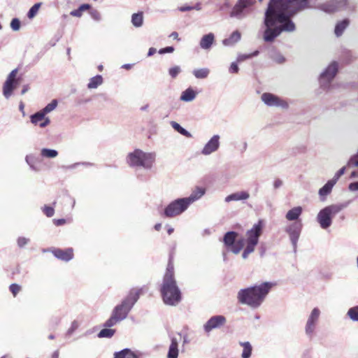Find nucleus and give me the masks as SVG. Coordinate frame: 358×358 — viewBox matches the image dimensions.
Listing matches in <instances>:
<instances>
[{
    "instance_id": "10",
    "label": "nucleus",
    "mask_w": 358,
    "mask_h": 358,
    "mask_svg": "<svg viewBox=\"0 0 358 358\" xmlns=\"http://www.w3.org/2000/svg\"><path fill=\"white\" fill-rule=\"evenodd\" d=\"M264 223L262 220H259L257 223L255 224L252 229L246 233V244L255 248L259 242V238L262 234Z\"/></svg>"
},
{
    "instance_id": "27",
    "label": "nucleus",
    "mask_w": 358,
    "mask_h": 358,
    "mask_svg": "<svg viewBox=\"0 0 358 358\" xmlns=\"http://www.w3.org/2000/svg\"><path fill=\"white\" fill-rule=\"evenodd\" d=\"M241 35L238 31H234L229 38L222 41L224 46H232L241 40Z\"/></svg>"
},
{
    "instance_id": "54",
    "label": "nucleus",
    "mask_w": 358,
    "mask_h": 358,
    "mask_svg": "<svg viewBox=\"0 0 358 358\" xmlns=\"http://www.w3.org/2000/svg\"><path fill=\"white\" fill-rule=\"evenodd\" d=\"M80 165H83L85 166H92L94 164L91 162H78V163H75V164L69 166V169H76V167H78Z\"/></svg>"
},
{
    "instance_id": "29",
    "label": "nucleus",
    "mask_w": 358,
    "mask_h": 358,
    "mask_svg": "<svg viewBox=\"0 0 358 358\" xmlns=\"http://www.w3.org/2000/svg\"><path fill=\"white\" fill-rule=\"evenodd\" d=\"M195 97V92L192 88L189 87L182 92L180 99L182 101L189 102L193 101Z\"/></svg>"
},
{
    "instance_id": "51",
    "label": "nucleus",
    "mask_w": 358,
    "mask_h": 358,
    "mask_svg": "<svg viewBox=\"0 0 358 358\" xmlns=\"http://www.w3.org/2000/svg\"><path fill=\"white\" fill-rule=\"evenodd\" d=\"M21 287L17 284H11L10 285V291L12 292L14 296L17 295V294L20 292Z\"/></svg>"
},
{
    "instance_id": "31",
    "label": "nucleus",
    "mask_w": 358,
    "mask_h": 358,
    "mask_svg": "<svg viewBox=\"0 0 358 358\" xmlns=\"http://www.w3.org/2000/svg\"><path fill=\"white\" fill-rule=\"evenodd\" d=\"M103 83V78L100 75H96V76L90 78V82L87 84V87L89 89H96L99 85Z\"/></svg>"
},
{
    "instance_id": "28",
    "label": "nucleus",
    "mask_w": 358,
    "mask_h": 358,
    "mask_svg": "<svg viewBox=\"0 0 358 358\" xmlns=\"http://www.w3.org/2000/svg\"><path fill=\"white\" fill-rule=\"evenodd\" d=\"M238 236V233L236 231L227 232L223 238V242L226 247L229 248L235 243L236 239Z\"/></svg>"
},
{
    "instance_id": "64",
    "label": "nucleus",
    "mask_w": 358,
    "mask_h": 358,
    "mask_svg": "<svg viewBox=\"0 0 358 358\" xmlns=\"http://www.w3.org/2000/svg\"><path fill=\"white\" fill-rule=\"evenodd\" d=\"M54 222L57 226H60V225L64 224L66 222V220L64 219H58V220H55Z\"/></svg>"
},
{
    "instance_id": "2",
    "label": "nucleus",
    "mask_w": 358,
    "mask_h": 358,
    "mask_svg": "<svg viewBox=\"0 0 358 358\" xmlns=\"http://www.w3.org/2000/svg\"><path fill=\"white\" fill-rule=\"evenodd\" d=\"M273 285V282H264L241 289L237 293L238 302L252 309H257L263 303Z\"/></svg>"
},
{
    "instance_id": "21",
    "label": "nucleus",
    "mask_w": 358,
    "mask_h": 358,
    "mask_svg": "<svg viewBox=\"0 0 358 358\" xmlns=\"http://www.w3.org/2000/svg\"><path fill=\"white\" fill-rule=\"evenodd\" d=\"M303 208L301 206L294 207L289 210H288L285 215V218L288 221H299V219L301 215L302 214Z\"/></svg>"
},
{
    "instance_id": "47",
    "label": "nucleus",
    "mask_w": 358,
    "mask_h": 358,
    "mask_svg": "<svg viewBox=\"0 0 358 358\" xmlns=\"http://www.w3.org/2000/svg\"><path fill=\"white\" fill-rule=\"evenodd\" d=\"M78 328V323L77 321L74 320L72 322L71 327L68 329L66 332V336H71L73 332Z\"/></svg>"
},
{
    "instance_id": "53",
    "label": "nucleus",
    "mask_w": 358,
    "mask_h": 358,
    "mask_svg": "<svg viewBox=\"0 0 358 358\" xmlns=\"http://www.w3.org/2000/svg\"><path fill=\"white\" fill-rule=\"evenodd\" d=\"M17 69H15L14 70H13L8 75L7 79L6 81H17L16 79H15V77H16V75H17Z\"/></svg>"
},
{
    "instance_id": "45",
    "label": "nucleus",
    "mask_w": 358,
    "mask_h": 358,
    "mask_svg": "<svg viewBox=\"0 0 358 358\" xmlns=\"http://www.w3.org/2000/svg\"><path fill=\"white\" fill-rule=\"evenodd\" d=\"M273 60H274L275 62L278 64H282L285 61V58L282 55H281L279 52H275L271 57Z\"/></svg>"
},
{
    "instance_id": "3",
    "label": "nucleus",
    "mask_w": 358,
    "mask_h": 358,
    "mask_svg": "<svg viewBox=\"0 0 358 358\" xmlns=\"http://www.w3.org/2000/svg\"><path fill=\"white\" fill-rule=\"evenodd\" d=\"M160 292L163 301L166 305L176 306L182 299L180 289L174 277L173 263L171 258L163 278Z\"/></svg>"
},
{
    "instance_id": "12",
    "label": "nucleus",
    "mask_w": 358,
    "mask_h": 358,
    "mask_svg": "<svg viewBox=\"0 0 358 358\" xmlns=\"http://www.w3.org/2000/svg\"><path fill=\"white\" fill-rule=\"evenodd\" d=\"M303 224L301 220L294 222L287 225L285 231L288 234L290 241L292 243L294 251H296L297 242L300 237L302 230Z\"/></svg>"
},
{
    "instance_id": "14",
    "label": "nucleus",
    "mask_w": 358,
    "mask_h": 358,
    "mask_svg": "<svg viewBox=\"0 0 358 358\" xmlns=\"http://www.w3.org/2000/svg\"><path fill=\"white\" fill-rule=\"evenodd\" d=\"M262 101L270 107H280L287 108L288 103L275 94L265 92L261 96Z\"/></svg>"
},
{
    "instance_id": "1",
    "label": "nucleus",
    "mask_w": 358,
    "mask_h": 358,
    "mask_svg": "<svg viewBox=\"0 0 358 358\" xmlns=\"http://www.w3.org/2000/svg\"><path fill=\"white\" fill-rule=\"evenodd\" d=\"M311 8L308 0H270L264 16V41L273 43L282 32H294L296 26L291 17Z\"/></svg>"
},
{
    "instance_id": "46",
    "label": "nucleus",
    "mask_w": 358,
    "mask_h": 358,
    "mask_svg": "<svg viewBox=\"0 0 358 358\" xmlns=\"http://www.w3.org/2000/svg\"><path fill=\"white\" fill-rule=\"evenodd\" d=\"M42 210L44 214L48 217H51L54 215L55 210L51 206H45Z\"/></svg>"
},
{
    "instance_id": "16",
    "label": "nucleus",
    "mask_w": 358,
    "mask_h": 358,
    "mask_svg": "<svg viewBox=\"0 0 358 358\" xmlns=\"http://www.w3.org/2000/svg\"><path fill=\"white\" fill-rule=\"evenodd\" d=\"M220 136L216 134L213 136L205 144L201 150V154L203 155H209L216 152L220 147Z\"/></svg>"
},
{
    "instance_id": "8",
    "label": "nucleus",
    "mask_w": 358,
    "mask_h": 358,
    "mask_svg": "<svg viewBox=\"0 0 358 358\" xmlns=\"http://www.w3.org/2000/svg\"><path fill=\"white\" fill-rule=\"evenodd\" d=\"M255 3V0H238L234 6L230 16L238 20L246 17L253 11L252 6Z\"/></svg>"
},
{
    "instance_id": "5",
    "label": "nucleus",
    "mask_w": 358,
    "mask_h": 358,
    "mask_svg": "<svg viewBox=\"0 0 358 358\" xmlns=\"http://www.w3.org/2000/svg\"><path fill=\"white\" fill-rule=\"evenodd\" d=\"M141 292V289H131L127 296L122 301L121 303L115 306L112 314L120 322L125 320L130 310L138 301Z\"/></svg>"
},
{
    "instance_id": "6",
    "label": "nucleus",
    "mask_w": 358,
    "mask_h": 358,
    "mask_svg": "<svg viewBox=\"0 0 358 358\" xmlns=\"http://www.w3.org/2000/svg\"><path fill=\"white\" fill-rule=\"evenodd\" d=\"M345 205L341 203L331 204L321 209L317 215L316 220L322 229H327L331 224L334 217L340 213Z\"/></svg>"
},
{
    "instance_id": "52",
    "label": "nucleus",
    "mask_w": 358,
    "mask_h": 358,
    "mask_svg": "<svg viewBox=\"0 0 358 358\" xmlns=\"http://www.w3.org/2000/svg\"><path fill=\"white\" fill-rule=\"evenodd\" d=\"M174 51V48L173 46H168L164 48H161L158 52L161 55L165 53H171Z\"/></svg>"
},
{
    "instance_id": "23",
    "label": "nucleus",
    "mask_w": 358,
    "mask_h": 358,
    "mask_svg": "<svg viewBox=\"0 0 358 358\" xmlns=\"http://www.w3.org/2000/svg\"><path fill=\"white\" fill-rule=\"evenodd\" d=\"M334 185L335 183L329 180L322 187L319 189L318 194L321 201H324L326 199V196L331 192Z\"/></svg>"
},
{
    "instance_id": "38",
    "label": "nucleus",
    "mask_w": 358,
    "mask_h": 358,
    "mask_svg": "<svg viewBox=\"0 0 358 358\" xmlns=\"http://www.w3.org/2000/svg\"><path fill=\"white\" fill-rule=\"evenodd\" d=\"M347 315L354 322H358V306L350 308Z\"/></svg>"
},
{
    "instance_id": "15",
    "label": "nucleus",
    "mask_w": 358,
    "mask_h": 358,
    "mask_svg": "<svg viewBox=\"0 0 358 358\" xmlns=\"http://www.w3.org/2000/svg\"><path fill=\"white\" fill-rule=\"evenodd\" d=\"M227 322V319L224 315H217L211 317L203 325V329L206 333H210L212 330L220 329Z\"/></svg>"
},
{
    "instance_id": "19",
    "label": "nucleus",
    "mask_w": 358,
    "mask_h": 358,
    "mask_svg": "<svg viewBox=\"0 0 358 358\" xmlns=\"http://www.w3.org/2000/svg\"><path fill=\"white\" fill-rule=\"evenodd\" d=\"M249 197L250 194L248 192L241 191L228 195L225 197L224 201L227 203H229L231 201L247 200Z\"/></svg>"
},
{
    "instance_id": "25",
    "label": "nucleus",
    "mask_w": 358,
    "mask_h": 358,
    "mask_svg": "<svg viewBox=\"0 0 358 358\" xmlns=\"http://www.w3.org/2000/svg\"><path fill=\"white\" fill-rule=\"evenodd\" d=\"M350 24L349 19H344L336 23L334 29V34L337 37H340L343 35L345 30Z\"/></svg>"
},
{
    "instance_id": "17",
    "label": "nucleus",
    "mask_w": 358,
    "mask_h": 358,
    "mask_svg": "<svg viewBox=\"0 0 358 358\" xmlns=\"http://www.w3.org/2000/svg\"><path fill=\"white\" fill-rule=\"evenodd\" d=\"M206 193V189L201 187H196L187 197H184L189 206L200 199Z\"/></svg>"
},
{
    "instance_id": "4",
    "label": "nucleus",
    "mask_w": 358,
    "mask_h": 358,
    "mask_svg": "<svg viewBox=\"0 0 358 358\" xmlns=\"http://www.w3.org/2000/svg\"><path fill=\"white\" fill-rule=\"evenodd\" d=\"M156 154L155 152H145L140 149H136L129 152L127 157V162L130 167L143 168L150 170L152 168L155 162Z\"/></svg>"
},
{
    "instance_id": "36",
    "label": "nucleus",
    "mask_w": 358,
    "mask_h": 358,
    "mask_svg": "<svg viewBox=\"0 0 358 358\" xmlns=\"http://www.w3.org/2000/svg\"><path fill=\"white\" fill-rule=\"evenodd\" d=\"M45 114L41 110L40 111L33 114L30 117L31 122L37 124L39 122L43 120Z\"/></svg>"
},
{
    "instance_id": "60",
    "label": "nucleus",
    "mask_w": 358,
    "mask_h": 358,
    "mask_svg": "<svg viewBox=\"0 0 358 358\" xmlns=\"http://www.w3.org/2000/svg\"><path fill=\"white\" fill-rule=\"evenodd\" d=\"M282 180H281L280 179H275L273 182V187L275 189H278L282 185Z\"/></svg>"
},
{
    "instance_id": "39",
    "label": "nucleus",
    "mask_w": 358,
    "mask_h": 358,
    "mask_svg": "<svg viewBox=\"0 0 358 358\" xmlns=\"http://www.w3.org/2000/svg\"><path fill=\"white\" fill-rule=\"evenodd\" d=\"M57 99H53L50 103H49L45 108H43L41 110L45 115L54 110L57 106Z\"/></svg>"
},
{
    "instance_id": "20",
    "label": "nucleus",
    "mask_w": 358,
    "mask_h": 358,
    "mask_svg": "<svg viewBox=\"0 0 358 358\" xmlns=\"http://www.w3.org/2000/svg\"><path fill=\"white\" fill-rule=\"evenodd\" d=\"M215 41V35L213 33L203 35L200 40L199 45L203 50H208Z\"/></svg>"
},
{
    "instance_id": "22",
    "label": "nucleus",
    "mask_w": 358,
    "mask_h": 358,
    "mask_svg": "<svg viewBox=\"0 0 358 358\" xmlns=\"http://www.w3.org/2000/svg\"><path fill=\"white\" fill-rule=\"evenodd\" d=\"M141 353L125 348L114 354V358H140Z\"/></svg>"
},
{
    "instance_id": "24",
    "label": "nucleus",
    "mask_w": 358,
    "mask_h": 358,
    "mask_svg": "<svg viewBox=\"0 0 358 358\" xmlns=\"http://www.w3.org/2000/svg\"><path fill=\"white\" fill-rule=\"evenodd\" d=\"M171 345L169 348L167 358H178V341L176 338H171Z\"/></svg>"
},
{
    "instance_id": "43",
    "label": "nucleus",
    "mask_w": 358,
    "mask_h": 358,
    "mask_svg": "<svg viewBox=\"0 0 358 358\" xmlns=\"http://www.w3.org/2000/svg\"><path fill=\"white\" fill-rule=\"evenodd\" d=\"M29 238L24 236H20L17 239V244L19 248H22L24 247L26 245H27L29 243Z\"/></svg>"
},
{
    "instance_id": "26",
    "label": "nucleus",
    "mask_w": 358,
    "mask_h": 358,
    "mask_svg": "<svg viewBox=\"0 0 358 358\" xmlns=\"http://www.w3.org/2000/svg\"><path fill=\"white\" fill-rule=\"evenodd\" d=\"M17 81H6L3 87V96L8 99L12 95L13 91L17 87Z\"/></svg>"
},
{
    "instance_id": "42",
    "label": "nucleus",
    "mask_w": 358,
    "mask_h": 358,
    "mask_svg": "<svg viewBox=\"0 0 358 358\" xmlns=\"http://www.w3.org/2000/svg\"><path fill=\"white\" fill-rule=\"evenodd\" d=\"M181 72V69L179 66H175L169 69V74L172 78H176Z\"/></svg>"
},
{
    "instance_id": "61",
    "label": "nucleus",
    "mask_w": 358,
    "mask_h": 358,
    "mask_svg": "<svg viewBox=\"0 0 358 358\" xmlns=\"http://www.w3.org/2000/svg\"><path fill=\"white\" fill-rule=\"evenodd\" d=\"M178 10L181 12L189 11L193 10V7L190 6H183L178 8Z\"/></svg>"
},
{
    "instance_id": "11",
    "label": "nucleus",
    "mask_w": 358,
    "mask_h": 358,
    "mask_svg": "<svg viewBox=\"0 0 358 358\" xmlns=\"http://www.w3.org/2000/svg\"><path fill=\"white\" fill-rule=\"evenodd\" d=\"M320 310L318 308H314L307 318L305 326V332L310 338L314 336L315 331L318 324L320 317Z\"/></svg>"
},
{
    "instance_id": "37",
    "label": "nucleus",
    "mask_w": 358,
    "mask_h": 358,
    "mask_svg": "<svg viewBox=\"0 0 358 358\" xmlns=\"http://www.w3.org/2000/svg\"><path fill=\"white\" fill-rule=\"evenodd\" d=\"M115 330L106 327L101 329L99 334V338H111L115 334Z\"/></svg>"
},
{
    "instance_id": "59",
    "label": "nucleus",
    "mask_w": 358,
    "mask_h": 358,
    "mask_svg": "<svg viewBox=\"0 0 358 358\" xmlns=\"http://www.w3.org/2000/svg\"><path fill=\"white\" fill-rule=\"evenodd\" d=\"M348 188L350 191H358V181L350 183Z\"/></svg>"
},
{
    "instance_id": "41",
    "label": "nucleus",
    "mask_w": 358,
    "mask_h": 358,
    "mask_svg": "<svg viewBox=\"0 0 358 358\" xmlns=\"http://www.w3.org/2000/svg\"><path fill=\"white\" fill-rule=\"evenodd\" d=\"M120 322V321L111 313L110 317L105 322L103 326L110 329V327L115 326Z\"/></svg>"
},
{
    "instance_id": "7",
    "label": "nucleus",
    "mask_w": 358,
    "mask_h": 358,
    "mask_svg": "<svg viewBox=\"0 0 358 358\" xmlns=\"http://www.w3.org/2000/svg\"><path fill=\"white\" fill-rule=\"evenodd\" d=\"M189 206V204L184 198L177 199L171 201L164 208L161 215L166 217H173L182 214Z\"/></svg>"
},
{
    "instance_id": "44",
    "label": "nucleus",
    "mask_w": 358,
    "mask_h": 358,
    "mask_svg": "<svg viewBox=\"0 0 358 358\" xmlns=\"http://www.w3.org/2000/svg\"><path fill=\"white\" fill-rule=\"evenodd\" d=\"M346 167L343 166L341 169H339L334 175L331 181H333L335 184L337 182L341 176H342L345 172Z\"/></svg>"
},
{
    "instance_id": "62",
    "label": "nucleus",
    "mask_w": 358,
    "mask_h": 358,
    "mask_svg": "<svg viewBox=\"0 0 358 358\" xmlns=\"http://www.w3.org/2000/svg\"><path fill=\"white\" fill-rule=\"evenodd\" d=\"M43 120H43V122H41V123L39 124V126H40L41 128H44V127H46V126H48V125L50 124V119H49L48 117H46V118H45V117H44V119H43Z\"/></svg>"
},
{
    "instance_id": "57",
    "label": "nucleus",
    "mask_w": 358,
    "mask_h": 358,
    "mask_svg": "<svg viewBox=\"0 0 358 358\" xmlns=\"http://www.w3.org/2000/svg\"><path fill=\"white\" fill-rule=\"evenodd\" d=\"M250 59V54H240L238 55L237 62H242L246 59Z\"/></svg>"
},
{
    "instance_id": "50",
    "label": "nucleus",
    "mask_w": 358,
    "mask_h": 358,
    "mask_svg": "<svg viewBox=\"0 0 358 358\" xmlns=\"http://www.w3.org/2000/svg\"><path fill=\"white\" fill-rule=\"evenodd\" d=\"M90 14L92 18L96 21H100L101 19L100 13L94 9H92L90 11Z\"/></svg>"
},
{
    "instance_id": "35",
    "label": "nucleus",
    "mask_w": 358,
    "mask_h": 358,
    "mask_svg": "<svg viewBox=\"0 0 358 358\" xmlns=\"http://www.w3.org/2000/svg\"><path fill=\"white\" fill-rule=\"evenodd\" d=\"M41 155L45 158H55L58 155V152L53 149L43 148L41 150Z\"/></svg>"
},
{
    "instance_id": "34",
    "label": "nucleus",
    "mask_w": 358,
    "mask_h": 358,
    "mask_svg": "<svg viewBox=\"0 0 358 358\" xmlns=\"http://www.w3.org/2000/svg\"><path fill=\"white\" fill-rule=\"evenodd\" d=\"M210 73V70L208 68H202L194 69L192 72L193 75L198 79L206 78Z\"/></svg>"
},
{
    "instance_id": "58",
    "label": "nucleus",
    "mask_w": 358,
    "mask_h": 358,
    "mask_svg": "<svg viewBox=\"0 0 358 358\" xmlns=\"http://www.w3.org/2000/svg\"><path fill=\"white\" fill-rule=\"evenodd\" d=\"M70 15L73 17H80L83 15V12L78 8L71 11Z\"/></svg>"
},
{
    "instance_id": "40",
    "label": "nucleus",
    "mask_w": 358,
    "mask_h": 358,
    "mask_svg": "<svg viewBox=\"0 0 358 358\" xmlns=\"http://www.w3.org/2000/svg\"><path fill=\"white\" fill-rule=\"evenodd\" d=\"M41 4H42L41 3H36L30 8V9L29 10V11L27 13V17L29 19H31L34 17H35V15L37 14V13L38 11Z\"/></svg>"
},
{
    "instance_id": "56",
    "label": "nucleus",
    "mask_w": 358,
    "mask_h": 358,
    "mask_svg": "<svg viewBox=\"0 0 358 358\" xmlns=\"http://www.w3.org/2000/svg\"><path fill=\"white\" fill-rule=\"evenodd\" d=\"M229 71L231 73H237L239 71L238 64L236 62H232L230 65Z\"/></svg>"
},
{
    "instance_id": "63",
    "label": "nucleus",
    "mask_w": 358,
    "mask_h": 358,
    "mask_svg": "<svg viewBox=\"0 0 358 358\" xmlns=\"http://www.w3.org/2000/svg\"><path fill=\"white\" fill-rule=\"evenodd\" d=\"M78 8L80 9V10L83 12L85 10H89L90 8V5L88 3H83L80 5Z\"/></svg>"
},
{
    "instance_id": "30",
    "label": "nucleus",
    "mask_w": 358,
    "mask_h": 358,
    "mask_svg": "<svg viewBox=\"0 0 358 358\" xmlns=\"http://www.w3.org/2000/svg\"><path fill=\"white\" fill-rule=\"evenodd\" d=\"M239 345L243 347V352L241 354L242 358H250L252 355V347L250 342H240Z\"/></svg>"
},
{
    "instance_id": "32",
    "label": "nucleus",
    "mask_w": 358,
    "mask_h": 358,
    "mask_svg": "<svg viewBox=\"0 0 358 358\" xmlns=\"http://www.w3.org/2000/svg\"><path fill=\"white\" fill-rule=\"evenodd\" d=\"M131 23L135 27H141L143 24V13H134L131 16Z\"/></svg>"
},
{
    "instance_id": "55",
    "label": "nucleus",
    "mask_w": 358,
    "mask_h": 358,
    "mask_svg": "<svg viewBox=\"0 0 358 358\" xmlns=\"http://www.w3.org/2000/svg\"><path fill=\"white\" fill-rule=\"evenodd\" d=\"M229 248H230L231 251L234 254H238L243 249L241 245H238L236 243H234V245Z\"/></svg>"
},
{
    "instance_id": "33",
    "label": "nucleus",
    "mask_w": 358,
    "mask_h": 358,
    "mask_svg": "<svg viewBox=\"0 0 358 358\" xmlns=\"http://www.w3.org/2000/svg\"><path fill=\"white\" fill-rule=\"evenodd\" d=\"M171 125L179 134L187 138L192 137V134L187 130L181 127L180 124H178V122L172 121L171 122Z\"/></svg>"
},
{
    "instance_id": "49",
    "label": "nucleus",
    "mask_w": 358,
    "mask_h": 358,
    "mask_svg": "<svg viewBox=\"0 0 358 358\" xmlns=\"http://www.w3.org/2000/svg\"><path fill=\"white\" fill-rule=\"evenodd\" d=\"M255 248H254V247H252V246H250V245H246V247H245V250H243V254H242V257H243V259H247V258H248V255H249L250 253H252V252H254Z\"/></svg>"
},
{
    "instance_id": "13",
    "label": "nucleus",
    "mask_w": 358,
    "mask_h": 358,
    "mask_svg": "<svg viewBox=\"0 0 358 358\" xmlns=\"http://www.w3.org/2000/svg\"><path fill=\"white\" fill-rule=\"evenodd\" d=\"M348 4V0H329L319 4L317 8L327 13H333L340 9L345 8Z\"/></svg>"
},
{
    "instance_id": "9",
    "label": "nucleus",
    "mask_w": 358,
    "mask_h": 358,
    "mask_svg": "<svg viewBox=\"0 0 358 358\" xmlns=\"http://www.w3.org/2000/svg\"><path fill=\"white\" fill-rule=\"evenodd\" d=\"M338 71V64L336 62H332L320 74V84L325 90L329 89L331 82L334 80Z\"/></svg>"
},
{
    "instance_id": "48",
    "label": "nucleus",
    "mask_w": 358,
    "mask_h": 358,
    "mask_svg": "<svg viewBox=\"0 0 358 358\" xmlns=\"http://www.w3.org/2000/svg\"><path fill=\"white\" fill-rule=\"evenodd\" d=\"M10 27L13 31H18L20 28V21L17 18H13L10 22Z\"/></svg>"
},
{
    "instance_id": "18",
    "label": "nucleus",
    "mask_w": 358,
    "mask_h": 358,
    "mask_svg": "<svg viewBox=\"0 0 358 358\" xmlns=\"http://www.w3.org/2000/svg\"><path fill=\"white\" fill-rule=\"evenodd\" d=\"M52 253L55 257L65 262H69L73 257L72 248H68L66 250L57 249L55 250Z\"/></svg>"
}]
</instances>
